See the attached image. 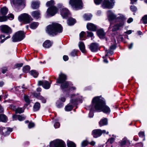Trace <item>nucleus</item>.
I'll return each instance as SVG.
<instances>
[{
	"mask_svg": "<svg viewBox=\"0 0 147 147\" xmlns=\"http://www.w3.org/2000/svg\"><path fill=\"white\" fill-rule=\"evenodd\" d=\"M92 106L95 109L99 112L102 111L106 113H109L111 111L110 108L105 105V103L99 96L94 97L92 101Z\"/></svg>",
	"mask_w": 147,
	"mask_h": 147,
	"instance_id": "obj_1",
	"label": "nucleus"
},
{
	"mask_svg": "<svg viewBox=\"0 0 147 147\" xmlns=\"http://www.w3.org/2000/svg\"><path fill=\"white\" fill-rule=\"evenodd\" d=\"M62 31L63 28L61 25L57 23H53L48 26L46 30L49 35L53 36L61 32Z\"/></svg>",
	"mask_w": 147,
	"mask_h": 147,
	"instance_id": "obj_2",
	"label": "nucleus"
},
{
	"mask_svg": "<svg viewBox=\"0 0 147 147\" xmlns=\"http://www.w3.org/2000/svg\"><path fill=\"white\" fill-rule=\"evenodd\" d=\"M66 80V76L62 74L59 75V78L57 80V83H62L61 87V89L63 92L68 90L69 83L67 82H65Z\"/></svg>",
	"mask_w": 147,
	"mask_h": 147,
	"instance_id": "obj_3",
	"label": "nucleus"
},
{
	"mask_svg": "<svg viewBox=\"0 0 147 147\" xmlns=\"http://www.w3.org/2000/svg\"><path fill=\"white\" fill-rule=\"evenodd\" d=\"M54 1L53 0L47 1L46 5L47 7H49L47 11V15L48 16H53L57 13V8L55 6Z\"/></svg>",
	"mask_w": 147,
	"mask_h": 147,
	"instance_id": "obj_4",
	"label": "nucleus"
},
{
	"mask_svg": "<svg viewBox=\"0 0 147 147\" xmlns=\"http://www.w3.org/2000/svg\"><path fill=\"white\" fill-rule=\"evenodd\" d=\"M69 3L72 7L76 10L80 9L82 7L81 0H70Z\"/></svg>",
	"mask_w": 147,
	"mask_h": 147,
	"instance_id": "obj_5",
	"label": "nucleus"
},
{
	"mask_svg": "<svg viewBox=\"0 0 147 147\" xmlns=\"http://www.w3.org/2000/svg\"><path fill=\"white\" fill-rule=\"evenodd\" d=\"M18 19L20 21H23L26 24L30 23L33 20L31 16L26 13L21 14L18 17Z\"/></svg>",
	"mask_w": 147,
	"mask_h": 147,
	"instance_id": "obj_6",
	"label": "nucleus"
},
{
	"mask_svg": "<svg viewBox=\"0 0 147 147\" xmlns=\"http://www.w3.org/2000/svg\"><path fill=\"white\" fill-rule=\"evenodd\" d=\"M24 34L23 31H19L17 32L12 37V41L16 42L22 40L24 37Z\"/></svg>",
	"mask_w": 147,
	"mask_h": 147,
	"instance_id": "obj_7",
	"label": "nucleus"
},
{
	"mask_svg": "<svg viewBox=\"0 0 147 147\" xmlns=\"http://www.w3.org/2000/svg\"><path fill=\"white\" fill-rule=\"evenodd\" d=\"M50 146V147H65V144L62 140H57L51 142Z\"/></svg>",
	"mask_w": 147,
	"mask_h": 147,
	"instance_id": "obj_8",
	"label": "nucleus"
},
{
	"mask_svg": "<svg viewBox=\"0 0 147 147\" xmlns=\"http://www.w3.org/2000/svg\"><path fill=\"white\" fill-rule=\"evenodd\" d=\"M114 0H111L110 2L109 0H104L102 5L103 8L111 9L114 5Z\"/></svg>",
	"mask_w": 147,
	"mask_h": 147,
	"instance_id": "obj_9",
	"label": "nucleus"
},
{
	"mask_svg": "<svg viewBox=\"0 0 147 147\" xmlns=\"http://www.w3.org/2000/svg\"><path fill=\"white\" fill-rule=\"evenodd\" d=\"M105 133V130H101L100 129H96L92 131V134L94 138H97L100 136L102 133Z\"/></svg>",
	"mask_w": 147,
	"mask_h": 147,
	"instance_id": "obj_10",
	"label": "nucleus"
},
{
	"mask_svg": "<svg viewBox=\"0 0 147 147\" xmlns=\"http://www.w3.org/2000/svg\"><path fill=\"white\" fill-rule=\"evenodd\" d=\"M0 29L2 32L9 34L12 33V30L10 28L6 25H2L0 26Z\"/></svg>",
	"mask_w": 147,
	"mask_h": 147,
	"instance_id": "obj_11",
	"label": "nucleus"
},
{
	"mask_svg": "<svg viewBox=\"0 0 147 147\" xmlns=\"http://www.w3.org/2000/svg\"><path fill=\"white\" fill-rule=\"evenodd\" d=\"M12 131V128L2 127L0 128V133L1 134L6 136L9 134Z\"/></svg>",
	"mask_w": 147,
	"mask_h": 147,
	"instance_id": "obj_12",
	"label": "nucleus"
},
{
	"mask_svg": "<svg viewBox=\"0 0 147 147\" xmlns=\"http://www.w3.org/2000/svg\"><path fill=\"white\" fill-rule=\"evenodd\" d=\"M71 98H73L70 100L71 103L73 105L77 104L78 101L81 99V97L78 95V94H72L71 96Z\"/></svg>",
	"mask_w": 147,
	"mask_h": 147,
	"instance_id": "obj_13",
	"label": "nucleus"
},
{
	"mask_svg": "<svg viewBox=\"0 0 147 147\" xmlns=\"http://www.w3.org/2000/svg\"><path fill=\"white\" fill-rule=\"evenodd\" d=\"M61 10V14L63 18H65L68 16L69 14V10L66 8L62 6Z\"/></svg>",
	"mask_w": 147,
	"mask_h": 147,
	"instance_id": "obj_14",
	"label": "nucleus"
},
{
	"mask_svg": "<svg viewBox=\"0 0 147 147\" xmlns=\"http://www.w3.org/2000/svg\"><path fill=\"white\" fill-rule=\"evenodd\" d=\"M97 34L100 38H105L106 33L102 29L98 30L97 31Z\"/></svg>",
	"mask_w": 147,
	"mask_h": 147,
	"instance_id": "obj_15",
	"label": "nucleus"
},
{
	"mask_svg": "<svg viewBox=\"0 0 147 147\" xmlns=\"http://www.w3.org/2000/svg\"><path fill=\"white\" fill-rule=\"evenodd\" d=\"M98 45L96 43H93L89 46V48L92 52H95L97 51L98 49Z\"/></svg>",
	"mask_w": 147,
	"mask_h": 147,
	"instance_id": "obj_16",
	"label": "nucleus"
},
{
	"mask_svg": "<svg viewBox=\"0 0 147 147\" xmlns=\"http://www.w3.org/2000/svg\"><path fill=\"white\" fill-rule=\"evenodd\" d=\"M107 15L110 21H111L115 19L116 17L115 15L111 10H109L107 12Z\"/></svg>",
	"mask_w": 147,
	"mask_h": 147,
	"instance_id": "obj_17",
	"label": "nucleus"
},
{
	"mask_svg": "<svg viewBox=\"0 0 147 147\" xmlns=\"http://www.w3.org/2000/svg\"><path fill=\"white\" fill-rule=\"evenodd\" d=\"M31 15L34 18L38 19L40 17V12L39 10L34 11L31 13Z\"/></svg>",
	"mask_w": 147,
	"mask_h": 147,
	"instance_id": "obj_18",
	"label": "nucleus"
},
{
	"mask_svg": "<svg viewBox=\"0 0 147 147\" xmlns=\"http://www.w3.org/2000/svg\"><path fill=\"white\" fill-rule=\"evenodd\" d=\"M87 28L88 30L95 31L96 30V27L95 25L92 23H88L87 25Z\"/></svg>",
	"mask_w": 147,
	"mask_h": 147,
	"instance_id": "obj_19",
	"label": "nucleus"
},
{
	"mask_svg": "<svg viewBox=\"0 0 147 147\" xmlns=\"http://www.w3.org/2000/svg\"><path fill=\"white\" fill-rule=\"evenodd\" d=\"M40 2L38 1H33L32 2L31 7L33 9H36L39 7Z\"/></svg>",
	"mask_w": 147,
	"mask_h": 147,
	"instance_id": "obj_20",
	"label": "nucleus"
},
{
	"mask_svg": "<svg viewBox=\"0 0 147 147\" xmlns=\"http://www.w3.org/2000/svg\"><path fill=\"white\" fill-rule=\"evenodd\" d=\"M124 24V22L123 21L121 22L119 24H117L115 25L113 27V28L112 30L113 31H115L118 30L120 27L122 26Z\"/></svg>",
	"mask_w": 147,
	"mask_h": 147,
	"instance_id": "obj_21",
	"label": "nucleus"
},
{
	"mask_svg": "<svg viewBox=\"0 0 147 147\" xmlns=\"http://www.w3.org/2000/svg\"><path fill=\"white\" fill-rule=\"evenodd\" d=\"M52 44V43L49 40L45 41L43 43V46L46 48H49Z\"/></svg>",
	"mask_w": 147,
	"mask_h": 147,
	"instance_id": "obj_22",
	"label": "nucleus"
},
{
	"mask_svg": "<svg viewBox=\"0 0 147 147\" xmlns=\"http://www.w3.org/2000/svg\"><path fill=\"white\" fill-rule=\"evenodd\" d=\"M107 120L105 118L101 119L99 122V125L100 127L107 125Z\"/></svg>",
	"mask_w": 147,
	"mask_h": 147,
	"instance_id": "obj_23",
	"label": "nucleus"
},
{
	"mask_svg": "<svg viewBox=\"0 0 147 147\" xmlns=\"http://www.w3.org/2000/svg\"><path fill=\"white\" fill-rule=\"evenodd\" d=\"M79 47L80 50L83 53L85 52V46L84 44L82 42H80L79 43Z\"/></svg>",
	"mask_w": 147,
	"mask_h": 147,
	"instance_id": "obj_24",
	"label": "nucleus"
},
{
	"mask_svg": "<svg viewBox=\"0 0 147 147\" xmlns=\"http://www.w3.org/2000/svg\"><path fill=\"white\" fill-rule=\"evenodd\" d=\"M40 104L38 102L35 103L33 106V110L34 111H38L40 108Z\"/></svg>",
	"mask_w": 147,
	"mask_h": 147,
	"instance_id": "obj_25",
	"label": "nucleus"
},
{
	"mask_svg": "<svg viewBox=\"0 0 147 147\" xmlns=\"http://www.w3.org/2000/svg\"><path fill=\"white\" fill-rule=\"evenodd\" d=\"M8 12V9L6 7H4L1 9V13L3 15V16H5V15Z\"/></svg>",
	"mask_w": 147,
	"mask_h": 147,
	"instance_id": "obj_26",
	"label": "nucleus"
},
{
	"mask_svg": "<svg viewBox=\"0 0 147 147\" xmlns=\"http://www.w3.org/2000/svg\"><path fill=\"white\" fill-rule=\"evenodd\" d=\"M14 2L16 4H18L20 5H25L24 0H14Z\"/></svg>",
	"mask_w": 147,
	"mask_h": 147,
	"instance_id": "obj_27",
	"label": "nucleus"
},
{
	"mask_svg": "<svg viewBox=\"0 0 147 147\" xmlns=\"http://www.w3.org/2000/svg\"><path fill=\"white\" fill-rule=\"evenodd\" d=\"M51 84L47 81H44L43 87L45 89H48L50 87Z\"/></svg>",
	"mask_w": 147,
	"mask_h": 147,
	"instance_id": "obj_28",
	"label": "nucleus"
},
{
	"mask_svg": "<svg viewBox=\"0 0 147 147\" xmlns=\"http://www.w3.org/2000/svg\"><path fill=\"white\" fill-rule=\"evenodd\" d=\"M76 22V20L74 19L70 18L68 20L67 23L69 25H74Z\"/></svg>",
	"mask_w": 147,
	"mask_h": 147,
	"instance_id": "obj_29",
	"label": "nucleus"
},
{
	"mask_svg": "<svg viewBox=\"0 0 147 147\" xmlns=\"http://www.w3.org/2000/svg\"><path fill=\"white\" fill-rule=\"evenodd\" d=\"M0 120L3 122H5L7 121V117L4 114H1L0 115Z\"/></svg>",
	"mask_w": 147,
	"mask_h": 147,
	"instance_id": "obj_30",
	"label": "nucleus"
},
{
	"mask_svg": "<svg viewBox=\"0 0 147 147\" xmlns=\"http://www.w3.org/2000/svg\"><path fill=\"white\" fill-rule=\"evenodd\" d=\"M30 74L34 78H36L38 75V73L35 70H32L30 72Z\"/></svg>",
	"mask_w": 147,
	"mask_h": 147,
	"instance_id": "obj_31",
	"label": "nucleus"
},
{
	"mask_svg": "<svg viewBox=\"0 0 147 147\" xmlns=\"http://www.w3.org/2000/svg\"><path fill=\"white\" fill-rule=\"evenodd\" d=\"M38 25V23L37 22H34L32 23L30 26V27L32 29L36 28Z\"/></svg>",
	"mask_w": 147,
	"mask_h": 147,
	"instance_id": "obj_32",
	"label": "nucleus"
},
{
	"mask_svg": "<svg viewBox=\"0 0 147 147\" xmlns=\"http://www.w3.org/2000/svg\"><path fill=\"white\" fill-rule=\"evenodd\" d=\"M67 146L68 147H76V145L73 142L68 141L67 142Z\"/></svg>",
	"mask_w": 147,
	"mask_h": 147,
	"instance_id": "obj_33",
	"label": "nucleus"
},
{
	"mask_svg": "<svg viewBox=\"0 0 147 147\" xmlns=\"http://www.w3.org/2000/svg\"><path fill=\"white\" fill-rule=\"evenodd\" d=\"M10 36L9 35L7 36L6 38H5V36L3 35H1L0 37L1 39V40L0 41L1 43H3L6 39L10 38Z\"/></svg>",
	"mask_w": 147,
	"mask_h": 147,
	"instance_id": "obj_34",
	"label": "nucleus"
},
{
	"mask_svg": "<svg viewBox=\"0 0 147 147\" xmlns=\"http://www.w3.org/2000/svg\"><path fill=\"white\" fill-rule=\"evenodd\" d=\"M128 141V140L125 138H124L120 142V145L121 146H122L125 145L126 143Z\"/></svg>",
	"mask_w": 147,
	"mask_h": 147,
	"instance_id": "obj_35",
	"label": "nucleus"
},
{
	"mask_svg": "<svg viewBox=\"0 0 147 147\" xmlns=\"http://www.w3.org/2000/svg\"><path fill=\"white\" fill-rule=\"evenodd\" d=\"M30 67L28 65H26L23 68V71L25 73H27L30 70Z\"/></svg>",
	"mask_w": 147,
	"mask_h": 147,
	"instance_id": "obj_36",
	"label": "nucleus"
},
{
	"mask_svg": "<svg viewBox=\"0 0 147 147\" xmlns=\"http://www.w3.org/2000/svg\"><path fill=\"white\" fill-rule=\"evenodd\" d=\"M92 16L91 14L87 15L85 14L84 15L83 17L85 20H89L91 19Z\"/></svg>",
	"mask_w": 147,
	"mask_h": 147,
	"instance_id": "obj_37",
	"label": "nucleus"
},
{
	"mask_svg": "<svg viewBox=\"0 0 147 147\" xmlns=\"http://www.w3.org/2000/svg\"><path fill=\"white\" fill-rule=\"evenodd\" d=\"M24 109L22 108H18L15 110L16 113H21L24 112Z\"/></svg>",
	"mask_w": 147,
	"mask_h": 147,
	"instance_id": "obj_38",
	"label": "nucleus"
},
{
	"mask_svg": "<svg viewBox=\"0 0 147 147\" xmlns=\"http://www.w3.org/2000/svg\"><path fill=\"white\" fill-rule=\"evenodd\" d=\"M73 108L72 106L71 105H68L65 107V110L67 111H71Z\"/></svg>",
	"mask_w": 147,
	"mask_h": 147,
	"instance_id": "obj_39",
	"label": "nucleus"
},
{
	"mask_svg": "<svg viewBox=\"0 0 147 147\" xmlns=\"http://www.w3.org/2000/svg\"><path fill=\"white\" fill-rule=\"evenodd\" d=\"M7 16H0V22H5L7 21Z\"/></svg>",
	"mask_w": 147,
	"mask_h": 147,
	"instance_id": "obj_40",
	"label": "nucleus"
},
{
	"mask_svg": "<svg viewBox=\"0 0 147 147\" xmlns=\"http://www.w3.org/2000/svg\"><path fill=\"white\" fill-rule=\"evenodd\" d=\"M143 22L144 24H147V15H145L142 18Z\"/></svg>",
	"mask_w": 147,
	"mask_h": 147,
	"instance_id": "obj_41",
	"label": "nucleus"
},
{
	"mask_svg": "<svg viewBox=\"0 0 147 147\" xmlns=\"http://www.w3.org/2000/svg\"><path fill=\"white\" fill-rule=\"evenodd\" d=\"M18 120L20 121H22L24 120L26 118V117L22 116L21 115H18L17 116Z\"/></svg>",
	"mask_w": 147,
	"mask_h": 147,
	"instance_id": "obj_42",
	"label": "nucleus"
},
{
	"mask_svg": "<svg viewBox=\"0 0 147 147\" xmlns=\"http://www.w3.org/2000/svg\"><path fill=\"white\" fill-rule=\"evenodd\" d=\"M139 136L140 137H141V140H144V132H140L139 133Z\"/></svg>",
	"mask_w": 147,
	"mask_h": 147,
	"instance_id": "obj_43",
	"label": "nucleus"
},
{
	"mask_svg": "<svg viewBox=\"0 0 147 147\" xmlns=\"http://www.w3.org/2000/svg\"><path fill=\"white\" fill-rule=\"evenodd\" d=\"M117 18L121 21V22H124V20H125L124 16L123 15H120Z\"/></svg>",
	"mask_w": 147,
	"mask_h": 147,
	"instance_id": "obj_44",
	"label": "nucleus"
},
{
	"mask_svg": "<svg viewBox=\"0 0 147 147\" xmlns=\"http://www.w3.org/2000/svg\"><path fill=\"white\" fill-rule=\"evenodd\" d=\"M85 32H84L82 31V32L80 34V39L81 40H84L83 39V38L84 36V35L85 34Z\"/></svg>",
	"mask_w": 147,
	"mask_h": 147,
	"instance_id": "obj_45",
	"label": "nucleus"
},
{
	"mask_svg": "<svg viewBox=\"0 0 147 147\" xmlns=\"http://www.w3.org/2000/svg\"><path fill=\"white\" fill-rule=\"evenodd\" d=\"M24 98L25 101L27 103L29 104L30 101L28 97L26 96H24Z\"/></svg>",
	"mask_w": 147,
	"mask_h": 147,
	"instance_id": "obj_46",
	"label": "nucleus"
},
{
	"mask_svg": "<svg viewBox=\"0 0 147 147\" xmlns=\"http://www.w3.org/2000/svg\"><path fill=\"white\" fill-rule=\"evenodd\" d=\"M56 104H57V107L59 108H60L62 107L63 105V103L62 102H60L59 101L57 102Z\"/></svg>",
	"mask_w": 147,
	"mask_h": 147,
	"instance_id": "obj_47",
	"label": "nucleus"
},
{
	"mask_svg": "<svg viewBox=\"0 0 147 147\" xmlns=\"http://www.w3.org/2000/svg\"><path fill=\"white\" fill-rule=\"evenodd\" d=\"M38 99L41 100L42 102L44 103H45L46 102V99L43 96H41L39 97Z\"/></svg>",
	"mask_w": 147,
	"mask_h": 147,
	"instance_id": "obj_48",
	"label": "nucleus"
},
{
	"mask_svg": "<svg viewBox=\"0 0 147 147\" xmlns=\"http://www.w3.org/2000/svg\"><path fill=\"white\" fill-rule=\"evenodd\" d=\"M77 53V51L76 50H73L72 51V52H71L70 53V55L72 56H75L76 54V53Z\"/></svg>",
	"mask_w": 147,
	"mask_h": 147,
	"instance_id": "obj_49",
	"label": "nucleus"
},
{
	"mask_svg": "<svg viewBox=\"0 0 147 147\" xmlns=\"http://www.w3.org/2000/svg\"><path fill=\"white\" fill-rule=\"evenodd\" d=\"M109 53L111 55H112L113 53V50L109 49V52H107V53L105 55V56H107Z\"/></svg>",
	"mask_w": 147,
	"mask_h": 147,
	"instance_id": "obj_50",
	"label": "nucleus"
},
{
	"mask_svg": "<svg viewBox=\"0 0 147 147\" xmlns=\"http://www.w3.org/2000/svg\"><path fill=\"white\" fill-rule=\"evenodd\" d=\"M34 124L33 123L30 122L28 125V127L29 128H31L33 127L34 126Z\"/></svg>",
	"mask_w": 147,
	"mask_h": 147,
	"instance_id": "obj_51",
	"label": "nucleus"
},
{
	"mask_svg": "<svg viewBox=\"0 0 147 147\" xmlns=\"http://www.w3.org/2000/svg\"><path fill=\"white\" fill-rule=\"evenodd\" d=\"M33 95L34 96L37 98L38 99L39 97L40 96V93H37L35 92L34 93Z\"/></svg>",
	"mask_w": 147,
	"mask_h": 147,
	"instance_id": "obj_52",
	"label": "nucleus"
},
{
	"mask_svg": "<svg viewBox=\"0 0 147 147\" xmlns=\"http://www.w3.org/2000/svg\"><path fill=\"white\" fill-rule=\"evenodd\" d=\"M88 142L87 141L85 140L82 142L81 144V145L82 147H84L86 146L88 144Z\"/></svg>",
	"mask_w": 147,
	"mask_h": 147,
	"instance_id": "obj_53",
	"label": "nucleus"
},
{
	"mask_svg": "<svg viewBox=\"0 0 147 147\" xmlns=\"http://www.w3.org/2000/svg\"><path fill=\"white\" fill-rule=\"evenodd\" d=\"M130 9L132 11H134L137 10V8L135 7L134 6H131L130 7Z\"/></svg>",
	"mask_w": 147,
	"mask_h": 147,
	"instance_id": "obj_54",
	"label": "nucleus"
},
{
	"mask_svg": "<svg viewBox=\"0 0 147 147\" xmlns=\"http://www.w3.org/2000/svg\"><path fill=\"white\" fill-rule=\"evenodd\" d=\"M59 126L60 124L59 122H55L54 124V126L56 128H59Z\"/></svg>",
	"mask_w": 147,
	"mask_h": 147,
	"instance_id": "obj_55",
	"label": "nucleus"
},
{
	"mask_svg": "<svg viewBox=\"0 0 147 147\" xmlns=\"http://www.w3.org/2000/svg\"><path fill=\"white\" fill-rule=\"evenodd\" d=\"M87 33L88 34V35H87L88 37H92L93 36V33L91 32H89L87 31Z\"/></svg>",
	"mask_w": 147,
	"mask_h": 147,
	"instance_id": "obj_56",
	"label": "nucleus"
},
{
	"mask_svg": "<svg viewBox=\"0 0 147 147\" xmlns=\"http://www.w3.org/2000/svg\"><path fill=\"white\" fill-rule=\"evenodd\" d=\"M102 0H94V2L96 4H99Z\"/></svg>",
	"mask_w": 147,
	"mask_h": 147,
	"instance_id": "obj_57",
	"label": "nucleus"
},
{
	"mask_svg": "<svg viewBox=\"0 0 147 147\" xmlns=\"http://www.w3.org/2000/svg\"><path fill=\"white\" fill-rule=\"evenodd\" d=\"M114 141V138H111L108 140V142H109L110 144L112 143Z\"/></svg>",
	"mask_w": 147,
	"mask_h": 147,
	"instance_id": "obj_58",
	"label": "nucleus"
},
{
	"mask_svg": "<svg viewBox=\"0 0 147 147\" xmlns=\"http://www.w3.org/2000/svg\"><path fill=\"white\" fill-rule=\"evenodd\" d=\"M14 16L13 14H12L11 13V14H9L8 15V16H7V19L8 18H11L12 19H13L14 18Z\"/></svg>",
	"mask_w": 147,
	"mask_h": 147,
	"instance_id": "obj_59",
	"label": "nucleus"
},
{
	"mask_svg": "<svg viewBox=\"0 0 147 147\" xmlns=\"http://www.w3.org/2000/svg\"><path fill=\"white\" fill-rule=\"evenodd\" d=\"M116 46L115 45H112L111 47H110L109 49L110 50H113L116 48Z\"/></svg>",
	"mask_w": 147,
	"mask_h": 147,
	"instance_id": "obj_60",
	"label": "nucleus"
},
{
	"mask_svg": "<svg viewBox=\"0 0 147 147\" xmlns=\"http://www.w3.org/2000/svg\"><path fill=\"white\" fill-rule=\"evenodd\" d=\"M63 60L65 61H67L68 59V57L67 55H64L63 57Z\"/></svg>",
	"mask_w": 147,
	"mask_h": 147,
	"instance_id": "obj_61",
	"label": "nucleus"
},
{
	"mask_svg": "<svg viewBox=\"0 0 147 147\" xmlns=\"http://www.w3.org/2000/svg\"><path fill=\"white\" fill-rule=\"evenodd\" d=\"M7 71V69L6 67L3 68L2 69V73L3 74H5Z\"/></svg>",
	"mask_w": 147,
	"mask_h": 147,
	"instance_id": "obj_62",
	"label": "nucleus"
},
{
	"mask_svg": "<svg viewBox=\"0 0 147 147\" xmlns=\"http://www.w3.org/2000/svg\"><path fill=\"white\" fill-rule=\"evenodd\" d=\"M44 81L43 82L41 81H39L38 82V86L42 85L43 86V84Z\"/></svg>",
	"mask_w": 147,
	"mask_h": 147,
	"instance_id": "obj_63",
	"label": "nucleus"
},
{
	"mask_svg": "<svg viewBox=\"0 0 147 147\" xmlns=\"http://www.w3.org/2000/svg\"><path fill=\"white\" fill-rule=\"evenodd\" d=\"M133 21V19L132 18H129L127 20V22L128 23H130Z\"/></svg>",
	"mask_w": 147,
	"mask_h": 147,
	"instance_id": "obj_64",
	"label": "nucleus"
}]
</instances>
